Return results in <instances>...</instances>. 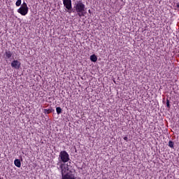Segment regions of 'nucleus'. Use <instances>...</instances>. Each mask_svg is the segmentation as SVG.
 Listing matches in <instances>:
<instances>
[{
  "label": "nucleus",
  "instance_id": "nucleus-8",
  "mask_svg": "<svg viewBox=\"0 0 179 179\" xmlns=\"http://www.w3.org/2000/svg\"><path fill=\"white\" fill-rule=\"evenodd\" d=\"M4 57L6 59H10L12 57V52L10 50H6Z\"/></svg>",
  "mask_w": 179,
  "mask_h": 179
},
{
  "label": "nucleus",
  "instance_id": "nucleus-11",
  "mask_svg": "<svg viewBox=\"0 0 179 179\" xmlns=\"http://www.w3.org/2000/svg\"><path fill=\"white\" fill-rule=\"evenodd\" d=\"M56 112H57V114H58V115H59V114H61V113H62V108H61V107H57Z\"/></svg>",
  "mask_w": 179,
  "mask_h": 179
},
{
  "label": "nucleus",
  "instance_id": "nucleus-14",
  "mask_svg": "<svg viewBox=\"0 0 179 179\" xmlns=\"http://www.w3.org/2000/svg\"><path fill=\"white\" fill-rule=\"evenodd\" d=\"M45 114H50L51 113V110L50 109H44Z\"/></svg>",
  "mask_w": 179,
  "mask_h": 179
},
{
  "label": "nucleus",
  "instance_id": "nucleus-17",
  "mask_svg": "<svg viewBox=\"0 0 179 179\" xmlns=\"http://www.w3.org/2000/svg\"><path fill=\"white\" fill-rule=\"evenodd\" d=\"M124 141H128V137H127V136L124 137Z\"/></svg>",
  "mask_w": 179,
  "mask_h": 179
},
{
  "label": "nucleus",
  "instance_id": "nucleus-13",
  "mask_svg": "<svg viewBox=\"0 0 179 179\" xmlns=\"http://www.w3.org/2000/svg\"><path fill=\"white\" fill-rule=\"evenodd\" d=\"M16 6H20L22 5V0H17L15 3Z\"/></svg>",
  "mask_w": 179,
  "mask_h": 179
},
{
  "label": "nucleus",
  "instance_id": "nucleus-18",
  "mask_svg": "<svg viewBox=\"0 0 179 179\" xmlns=\"http://www.w3.org/2000/svg\"><path fill=\"white\" fill-rule=\"evenodd\" d=\"M89 13H90V10H88Z\"/></svg>",
  "mask_w": 179,
  "mask_h": 179
},
{
  "label": "nucleus",
  "instance_id": "nucleus-6",
  "mask_svg": "<svg viewBox=\"0 0 179 179\" xmlns=\"http://www.w3.org/2000/svg\"><path fill=\"white\" fill-rule=\"evenodd\" d=\"M62 179H76V176H75V173H73L71 171H70L65 175H62Z\"/></svg>",
  "mask_w": 179,
  "mask_h": 179
},
{
  "label": "nucleus",
  "instance_id": "nucleus-16",
  "mask_svg": "<svg viewBox=\"0 0 179 179\" xmlns=\"http://www.w3.org/2000/svg\"><path fill=\"white\" fill-rule=\"evenodd\" d=\"M176 8H177L178 9H179V3H176Z\"/></svg>",
  "mask_w": 179,
  "mask_h": 179
},
{
  "label": "nucleus",
  "instance_id": "nucleus-15",
  "mask_svg": "<svg viewBox=\"0 0 179 179\" xmlns=\"http://www.w3.org/2000/svg\"><path fill=\"white\" fill-rule=\"evenodd\" d=\"M166 107L170 108V101L169 99H166Z\"/></svg>",
  "mask_w": 179,
  "mask_h": 179
},
{
  "label": "nucleus",
  "instance_id": "nucleus-5",
  "mask_svg": "<svg viewBox=\"0 0 179 179\" xmlns=\"http://www.w3.org/2000/svg\"><path fill=\"white\" fill-rule=\"evenodd\" d=\"M63 5L67 9L69 13H72L73 12V8H72V0H62Z\"/></svg>",
  "mask_w": 179,
  "mask_h": 179
},
{
  "label": "nucleus",
  "instance_id": "nucleus-2",
  "mask_svg": "<svg viewBox=\"0 0 179 179\" xmlns=\"http://www.w3.org/2000/svg\"><path fill=\"white\" fill-rule=\"evenodd\" d=\"M70 160L69 154L66 150H62L59 152L57 163H68Z\"/></svg>",
  "mask_w": 179,
  "mask_h": 179
},
{
  "label": "nucleus",
  "instance_id": "nucleus-12",
  "mask_svg": "<svg viewBox=\"0 0 179 179\" xmlns=\"http://www.w3.org/2000/svg\"><path fill=\"white\" fill-rule=\"evenodd\" d=\"M168 146H169V148H171L172 149H174V142H173L172 141H169Z\"/></svg>",
  "mask_w": 179,
  "mask_h": 179
},
{
  "label": "nucleus",
  "instance_id": "nucleus-4",
  "mask_svg": "<svg viewBox=\"0 0 179 179\" xmlns=\"http://www.w3.org/2000/svg\"><path fill=\"white\" fill-rule=\"evenodd\" d=\"M17 13L21 14L22 16H26V15L29 13V7L27 6V3L26 2H23V3L17 10Z\"/></svg>",
  "mask_w": 179,
  "mask_h": 179
},
{
  "label": "nucleus",
  "instance_id": "nucleus-7",
  "mask_svg": "<svg viewBox=\"0 0 179 179\" xmlns=\"http://www.w3.org/2000/svg\"><path fill=\"white\" fill-rule=\"evenodd\" d=\"M20 65H22V63L17 60H13L11 62V66L12 68H14V69H19L20 68Z\"/></svg>",
  "mask_w": 179,
  "mask_h": 179
},
{
  "label": "nucleus",
  "instance_id": "nucleus-1",
  "mask_svg": "<svg viewBox=\"0 0 179 179\" xmlns=\"http://www.w3.org/2000/svg\"><path fill=\"white\" fill-rule=\"evenodd\" d=\"M86 10V6L83 3V1L81 0L76 2L73 6V12H76L79 17L85 16V12Z\"/></svg>",
  "mask_w": 179,
  "mask_h": 179
},
{
  "label": "nucleus",
  "instance_id": "nucleus-3",
  "mask_svg": "<svg viewBox=\"0 0 179 179\" xmlns=\"http://www.w3.org/2000/svg\"><path fill=\"white\" fill-rule=\"evenodd\" d=\"M57 169L61 171L62 177V176H65L66 174V171H69V166L66 164L64 162H57Z\"/></svg>",
  "mask_w": 179,
  "mask_h": 179
},
{
  "label": "nucleus",
  "instance_id": "nucleus-9",
  "mask_svg": "<svg viewBox=\"0 0 179 179\" xmlns=\"http://www.w3.org/2000/svg\"><path fill=\"white\" fill-rule=\"evenodd\" d=\"M14 164L16 167H18L19 169L20 167H22V163L20 162V159H15Z\"/></svg>",
  "mask_w": 179,
  "mask_h": 179
},
{
  "label": "nucleus",
  "instance_id": "nucleus-19",
  "mask_svg": "<svg viewBox=\"0 0 179 179\" xmlns=\"http://www.w3.org/2000/svg\"><path fill=\"white\" fill-rule=\"evenodd\" d=\"M0 179H1V178H0Z\"/></svg>",
  "mask_w": 179,
  "mask_h": 179
},
{
  "label": "nucleus",
  "instance_id": "nucleus-10",
  "mask_svg": "<svg viewBox=\"0 0 179 179\" xmlns=\"http://www.w3.org/2000/svg\"><path fill=\"white\" fill-rule=\"evenodd\" d=\"M90 60L92 61V62H96L97 61V56H96V55H91Z\"/></svg>",
  "mask_w": 179,
  "mask_h": 179
}]
</instances>
